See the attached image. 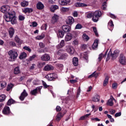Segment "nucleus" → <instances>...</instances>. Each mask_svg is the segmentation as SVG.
Wrapping results in <instances>:
<instances>
[{
    "instance_id": "nucleus-60",
    "label": "nucleus",
    "mask_w": 126,
    "mask_h": 126,
    "mask_svg": "<svg viewBox=\"0 0 126 126\" xmlns=\"http://www.w3.org/2000/svg\"><path fill=\"white\" fill-rule=\"evenodd\" d=\"M83 57L84 59H85L86 61H87V60H88V54H87L86 53H85Z\"/></svg>"
},
{
    "instance_id": "nucleus-7",
    "label": "nucleus",
    "mask_w": 126,
    "mask_h": 126,
    "mask_svg": "<svg viewBox=\"0 0 126 126\" xmlns=\"http://www.w3.org/2000/svg\"><path fill=\"white\" fill-rule=\"evenodd\" d=\"M27 96H28V94L26 92V90H24L23 92L21 93V95L19 97V99L21 100V101H24L25 97H27Z\"/></svg>"
},
{
    "instance_id": "nucleus-59",
    "label": "nucleus",
    "mask_w": 126,
    "mask_h": 126,
    "mask_svg": "<svg viewBox=\"0 0 126 126\" xmlns=\"http://www.w3.org/2000/svg\"><path fill=\"white\" fill-rule=\"evenodd\" d=\"M79 95H80V87H79L77 92V98L79 97Z\"/></svg>"
},
{
    "instance_id": "nucleus-44",
    "label": "nucleus",
    "mask_w": 126,
    "mask_h": 126,
    "mask_svg": "<svg viewBox=\"0 0 126 126\" xmlns=\"http://www.w3.org/2000/svg\"><path fill=\"white\" fill-rule=\"evenodd\" d=\"M83 38L84 40H86L87 41H88L89 40V36L86 34V33H84L83 35Z\"/></svg>"
},
{
    "instance_id": "nucleus-38",
    "label": "nucleus",
    "mask_w": 126,
    "mask_h": 126,
    "mask_svg": "<svg viewBox=\"0 0 126 126\" xmlns=\"http://www.w3.org/2000/svg\"><path fill=\"white\" fill-rule=\"evenodd\" d=\"M37 89H35L32 91H31V94L32 95H33L34 96H36L37 93H38V92H37Z\"/></svg>"
},
{
    "instance_id": "nucleus-29",
    "label": "nucleus",
    "mask_w": 126,
    "mask_h": 126,
    "mask_svg": "<svg viewBox=\"0 0 126 126\" xmlns=\"http://www.w3.org/2000/svg\"><path fill=\"white\" fill-rule=\"evenodd\" d=\"M59 8V6L57 5H53L50 8V10L51 12H54L55 11L57 10Z\"/></svg>"
},
{
    "instance_id": "nucleus-51",
    "label": "nucleus",
    "mask_w": 126,
    "mask_h": 126,
    "mask_svg": "<svg viewBox=\"0 0 126 126\" xmlns=\"http://www.w3.org/2000/svg\"><path fill=\"white\" fill-rule=\"evenodd\" d=\"M25 19V16H23L21 15L19 16V20H20L21 21H23V20H24Z\"/></svg>"
},
{
    "instance_id": "nucleus-53",
    "label": "nucleus",
    "mask_w": 126,
    "mask_h": 126,
    "mask_svg": "<svg viewBox=\"0 0 126 126\" xmlns=\"http://www.w3.org/2000/svg\"><path fill=\"white\" fill-rule=\"evenodd\" d=\"M42 84L44 89L48 88V87H49V86H48L47 83H46V82H45L44 81H42Z\"/></svg>"
},
{
    "instance_id": "nucleus-9",
    "label": "nucleus",
    "mask_w": 126,
    "mask_h": 126,
    "mask_svg": "<svg viewBox=\"0 0 126 126\" xmlns=\"http://www.w3.org/2000/svg\"><path fill=\"white\" fill-rule=\"evenodd\" d=\"M119 63H120L121 64H125L126 63V57H125L123 54H121L120 56Z\"/></svg>"
},
{
    "instance_id": "nucleus-45",
    "label": "nucleus",
    "mask_w": 126,
    "mask_h": 126,
    "mask_svg": "<svg viewBox=\"0 0 126 126\" xmlns=\"http://www.w3.org/2000/svg\"><path fill=\"white\" fill-rule=\"evenodd\" d=\"M107 2L105 1L102 3V8L103 10H106V7H107Z\"/></svg>"
},
{
    "instance_id": "nucleus-55",
    "label": "nucleus",
    "mask_w": 126,
    "mask_h": 126,
    "mask_svg": "<svg viewBox=\"0 0 126 126\" xmlns=\"http://www.w3.org/2000/svg\"><path fill=\"white\" fill-rule=\"evenodd\" d=\"M9 44L10 46H12V47H15V46H16V44H15L14 41H11L9 43Z\"/></svg>"
},
{
    "instance_id": "nucleus-26",
    "label": "nucleus",
    "mask_w": 126,
    "mask_h": 126,
    "mask_svg": "<svg viewBox=\"0 0 126 126\" xmlns=\"http://www.w3.org/2000/svg\"><path fill=\"white\" fill-rule=\"evenodd\" d=\"M100 100V96L98 94H96L94 97H93V102H98Z\"/></svg>"
},
{
    "instance_id": "nucleus-19",
    "label": "nucleus",
    "mask_w": 126,
    "mask_h": 126,
    "mask_svg": "<svg viewBox=\"0 0 126 126\" xmlns=\"http://www.w3.org/2000/svg\"><path fill=\"white\" fill-rule=\"evenodd\" d=\"M23 12H24V13H31V12H33V9L26 7L24 9Z\"/></svg>"
},
{
    "instance_id": "nucleus-46",
    "label": "nucleus",
    "mask_w": 126,
    "mask_h": 126,
    "mask_svg": "<svg viewBox=\"0 0 126 126\" xmlns=\"http://www.w3.org/2000/svg\"><path fill=\"white\" fill-rule=\"evenodd\" d=\"M83 26L82 25H81V24H78L76 25L75 29H81L82 28H83Z\"/></svg>"
},
{
    "instance_id": "nucleus-15",
    "label": "nucleus",
    "mask_w": 126,
    "mask_h": 126,
    "mask_svg": "<svg viewBox=\"0 0 126 126\" xmlns=\"http://www.w3.org/2000/svg\"><path fill=\"white\" fill-rule=\"evenodd\" d=\"M72 39V34L71 33H68L66 35L65 37V41L66 42H68V41H70Z\"/></svg>"
},
{
    "instance_id": "nucleus-63",
    "label": "nucleus",
    "mask_w": 126,
    "mask_h": 126,
    "mask_svg": "<svg viewBox=\"0 0 126 126\" xmlns=\"http://www.w3.org/2000/svg\"><path fill=\"white\" fill-rule=\"evenodd\" d=\"M56 111L57 112H61V111H62V107L60 106H57L56 107Z\"/></svg>"
},
{
    "instance_id": "nucleus-62",
    "label": "nucleus",
    "mask_w": 126,
    "mask_h": 126,
    "mask_svg": "<svg viewBox=\"0 0 126 126\" xmlns=\"http://www.w3.org/2000/svg\"><path fill=\"white\" fill-rule=\"evenodd\" d=\"M112 87L114 89H116L118 87V83H114L112 84Z\"/></svg>"
},
{
    "instance_id": "nucleus-20",
    "label": "nucleus",
    "mask_w": 126,
    "mask_h": 126,
    "mask_svg": "<svg viewBox=\"0 0 126 126\" xmlns=\"http://www.w3.org/2000/svg\"><path fill=\"white\" fill-rule=\"evenodd\" d=\"M98 43H99V40L98 39H95L92 45V49L95 50L96 48H98Z\"/></svg>"
},
{
    "instance_id": "nucleus-47",
    "label": "nucleus",
    "mask_w": 126,
    "mask_h": 126,
    "mask_svg": "<svg viewBox=\"0 0 126 126\" xmlns=\"http://www.w3.org/2000/svg\"><path fill=\"white\" fill-rule=\"evenodd\" d=\"M13 86V85L12 84L8 85V86L7 87V90H6L7 91H10V89H11V88H12Z\"/></svg>"
},
{
    "instance_id": "nucleus-18",
    "label": "nucleus",
    "mask_w": 126,
    "mask_h": 126,
    "mask_svg": "<svg viewBox=\"0 0 126 126\" xmlns=\"http://www.w3.org/2000/svg\"><path fill=\"white\" fill-rule=\"evenodd\" d=\"M57 36L58 38H63L64 36V32L63 30H59L58 31V33H57Z\"/></svg>"
},
{
    "instance_id": "nucleus-57",
    "label": "nucleus",
    "mask_w": 126,
    "mask_h": 126,
    "mask_svg": "<svg viewBox=\"0 0 126 126\" xmlns=\"http://www.w3.org/2000/svg\"><path fill=\"white\" fill-rule=\"evenodd\" d=\"M39 46L40 48H45V44L43 43V42H40L39 43Z\"/></svg>"
},
{
    "instance_id": "nucleus-25",
    "label": "nucleus",
    "mask_w": 126,
    "mask_h": 126,
    "mask_svg": "<svg viewBox=\"0 0 126 126\" xmlns=\"http://www.w3.org/2000/svg\"><path fill=\"white\" fill-rule=\"evenodd\" d=\"M16 103V101L15 100H13L12 98L9 99L7 102V105L8 106H10L12 104H15Z\"/></svg>"
},
{
    "instance_id": "nucleus-64",
    "label": "nucleus",
    "mask_w": 126,
    "mask_h": 126,
    "mask_svg": "<svg viewBox=\"0 0 126 126\" xmlns=\"http://www.w3.org/2000/svg\"><path fill=\"white\" fill-rule=\"evenodd\" d=\"M70 83L73 84V83H76V82H77V80H70Z\"/></svg>"
},
{
    "instance_id": "nucleus-22",
    "label": "nucleus",
    "mask_w": 126,
    "mask_h": 126,
    "mask_svg": "<svg viewBox=\"0 0 126 126\" xmlns=\"http://www.w3.org/2000/svg\"><path fill=\"white\" fill-rule=\"evenodd\" d=\"M87 6V4L83 3L77 2L75 4L76 7H85Z\"/></svg>"
},
{
    "instance_id": "nucleus-1",
    "label": "nucleus",
    "mask_w": 126,
    "mask_h": 126,
    "mask_svg": "<svg viewBox=\"0 0 126 126\" xmlns=\"http://www.w3.org/2000/svg\"><path fill=\"white\" fill-rule=\"evenodd\" d=\"M9 6L6 5L2 6L0 7V11L3 13H7L4 14L3 18L6 22H11L13 25L16 24V17L15 15L12 13L8 12L9 11Z\"/></svg>"
},
{
    "instance_id": "nucleus-6",
    "label": "nucleus",
    "mask_w": 126,
    "mask_h": 126,
    "mask_svg": "<svg viewBox=\"0 0 126 126\" xmlns=\"http://www.w3.org/2000/svg\"><path fill=\"white\" fill-rule=\"evenodd\" d=\"M41 61H43L44 62H48L51 60V56L49 54H45L42 55L41 57Z\"/></svg>"
},
{
    "instance_id": "nucleus-21",
    "label": "nucleus",
    "mask_w": 126,
    "mask_h": 126,
    "mask_svg": "<svg viewBox=\"0 0 126 126\" xmlns=\"http://www.w3.org/2000/svg\"><path fill=\"white\" fill-rule=\"evenodd\" d=\"M73 64L75 66L78 65V58L77 57H74L72 60Z\"/></svg>"
},
{
    "instance_id": "nucleus-8",
    "label": "nucleus",
    "mask_w": 126,
    "mask_h": 126,
    "mask_svg": "<svg viewBox=\"0 0 126 126\" xmlns=\"http://www.w3.org/2000/svg\"><path fill=\"white\" fill-rule=\"evenodd\" d=\"M62 30L64 33H67L68 32H70L71 28L68 25H64L62 27Z\"/></svg>"
},
{
    "instance_id": "nucleus-40",
    "label": "nucleus",
    "mask_w": 126,
    "mask_h": 126,
    "mask_svg": "<svg viewBox=\"0 0 126 126\" xmlns=\"http://www.w3.org/2000/svg\"><path fill=\"white\" fill-rule=\"evenodd\" d=\"M15 41L17 42V43H19V44H21V40H20V38H19L18 35L15 36Z\"/></svg>"
},
{
    "instance_id": "nucleus-11",
    "label": "nucleus",
    "mask_w": 126,
    "mask_h": 126,
    "mask_svg": "<svg viewBox=\"0 0 126 126\" xmlns=\"http://www.w3.org/2000/svg\"><path fill=\"white\" fill-rule=\"evenodd\" d=\"M2 113L4 115H9L10 114V109L8 106H5L2 110Z\"/></svg>"
},
{
    "instance_id": "nucleus-50",
    "label": "nucleus",
    "mask_w": 126,
    "mask_h": 126,
    "mask_svg": "<svg viewBox=\"0 0 126 126\" xmlns=\"http://www.w3.org/2000/svg\"><path fill=\"white\" fill-rule=\"evenodd\" d=\"M102 59H103V53H101L99 55L98 58V62H101L102 61Z\"/></svg>"
},
{
    "instance_id": "nucleus-56",
    "label": "nucleus",
    "mask_w": 126,
    "mask_h": 126,
    "mask_svg": "<svg viewBox=\"0 0 126 126\" xmlns=\"http://www.w3.org/2000/svg\"><path fill=\"white\" fill-rule=\"evenodd\" d=\"M36 58V55H33L32 56H31L29 58V61H33L34 59Z\"/></svg>"
},
{
    "instance_id": "nucleus-31",
    "label": "nucleus",
    "mask_w": 126,
    "mask_h": 126,
    "mask_svg": "<svg viewBox=\"0 0 126 126\" xmlns=\"http://www.w3.org/2000/svg\"><path fill=\"white\" fill-rule=\"evenodd\" d=\"M67 58V54L63 53L62 55L59 57L60 60H65Z\"/></svg>"
},
{
    "instance_id": "nucleus-58",
    "label": "nucleus",
    "mask_w": 126,
    "mask_h": 126,
    "mask_svg": "<svg viewBox=\"0 0 126 126\" xmlns=\"http://www.w3.org/2000/svg\"><path fill=\"white\" fill-rule=\"evenodd\" d=\"M108 26H110L111 27H114V23H113V21H110V22L108 23Z\"/></svg>"
},
{
    "instance_id": "nucleus-32",
    "label": "nucleus",
    "mask_w": 126,
    "mask_h": 126,
    "mask_svg": "<svg viewBox=\"0 0 126 126\" xmlns=\"http://www.w3.org/2000/svg\"><path fill=\"white\" fill-rule=\"evenodd\" d=\"M27 57V54H26V53L23 52L21 54V55L19 57V59L20 60H22L23 59H25V58H26Z\"/></svg>"
},
{
    "instance_id": "nucleus-39",
    "label": "nucleus",
    "mask_w": 126,
    "mask_h": 126,
    "mask_svg": "<svg viewBox=\"0 0 126 126\" xmlns=\"http://www.w3.org/2000/svg\"><path fill=\"white\" fill-rule=\"evenodd\" d=\"M63 50L60 49L56 52V55H57L58 56H60L61 57V55L63 54Z\"/></svg>"
},
{
    "instance_id": "nucleus-54",
    "label": "nucleus",
    "mask_w": 126,
    "mask_h": 126,
    "mask_svg": "<svg viewBox=\"0 0 126 126\" xmlns=\"http://www.w3.org/2000/svg\"><path fill=\"white\" fill-rule=\"evenodd\" d=\"M62 9L64 12H66V11H68V10H69V8L62 7Z\"/></svg>"
},
{
    "instance_id": "nucleus-49",
    "label": "nucleus",
    "mask_w": 126,
    "mask_h": 126,
    "mask_svg": "<svg viewBox=\"0 0 126 126\" xmlns=\"http://www.w3.org/2000/svg\"><path fill=\"white\" fill-rule=\"evenodd\" d=\"M93 29L94 30V32L95 35L96 36V37H98L99 36V34H98V32H97V29L96 27H93Z\"/></svg>"
},
{
    "instance_id": "nucleus-17",
    "label": "nucleus",
    "mask_w": 126,
    "mask_h": 126,
    "mask_svg": "<svg viewBox=\"0 0 126 126\" xmlns=\"http://www.w3.org/2000/svg\"><path fill=\"white\" fill-rule=\"evenodd\" d=\"M14 32H15V31L13 28H10L8 29V33L10 36V38H12V37H13V35H14Z\"/></svg>"
},
{
    "instance_id": "nucleus-61",
    "label": "nucleus",
    "mask_w": 126,
    "mask_h": 126,
    "mask_svg": "<svg viewBox=\"0 0 126 126\" xmlns=\"http://www.w3.org/2000/svg\"><path fill=\"white\" fill-rule=\"evenodd\" d=\"M122 116V113L121 112H118L115 114V117L118 118V117H121Z\"/></svg>"
},
{
    "instance_id": "nucleus-4",
    "label": "nucleus",
    "mask_w": 126,
    "mask_h": 126,
    "mask_svg": "<svg viewBox=\"0 0 126 126\" xmlns=\"http://www.w3.org/2000/svg\"><path fill=\"white\" fill-rule=\"evenodd\" d=\"M45 77L49 81H52V80H54V79L58 78V75L56 73H53L48 74Z\"/></svg>"
},
{
    "instance_id": "nucleus-23",
    "label": "nucleus",
    "mask_w": 126,
    "mask_h": 126,
    "mask_svg": "<svg viewBox=\"0 0 126 126\" xmlns=\"http://www.w3.org/2000/svg\"><path fill=\"white\" fill-rule=\"evenodd\" d=\"M58 20H59V16H58V15L55 14L54 16L52 17V23H55V22H57Z\"/></svg>"
},
{
    "instance_id": "nucleus-33",
    "label": "nucleus",
    "mask_w": 126,
    "mask_h": 126,
    "mask_svg": "<svg viewBox=\"0 0 126 126\" xmlns=\"http://www.w3.org/2000/svg\"><path fill=\"white\" fill-rule=\"evenodd\" d=\"M63 116V115L62 114V113H59L57 115L56 117V121H61L62 120V118Z\"/></svg>"
},
{
    "instance_id": "nucleus-13",
    "label": "nucleus",
    "mask_w": 126,
    "mask_h": 126,
    "mask_svg": "<svg viewBox=\"0 0 126 126\" xmlns=\"http://www.w3.org/2000/svg\"><path fill=\"white\" fill-rule=\"evenodd\" d=\"M66 51L70 55H73L74 54V48H73V47H72V46H67Z\"/></svg>"
},
{
    "instance_id": "nucleus-34",
    "label": "nucleus",
    "mask_w": 126,
    "mask_h": 126,
    "mask_svg": "<svg viewBox=\"0 0 126 126\" xmlns=\"http://www.w3.org/2000/svg\"><path fill=\"white\" fill-rule=\"evenodd\" d=\"M107 106H111V107L112 106H114V102H113V99L110 98L108 100L107 103H106Z\"/></svg>"
},
{
    "instance_id": "nucleus-10",
    "label": "nucleus",
    "mask_w": 126,
    "mask_h": 126,
    "mask_svg": "<svg viewBox=\"0 0 126 126\" xmlns=\"http://www.w3.org/2000/svg\"><path fill=\"white\" fill-rule=\"evenodd\" d=\"M74 23V19L72 17H68L66 20V23L68 25H71Z\"/></svg>"
},
{
    "instance_id": "nucleus-48",
    "label": "nucleus",
    "mask_w": 126,
    "mask_h": 126,
    "mask_svg": "<svg viewBox=\"0 0 126 126\" xmlns=\"http://www.w3.org/2000/svg\"><path fill=\"white\" fill-rule=\"evenodd\" d=\"M24 50H26V51H28L29 53H31V49L29 48L28 46H24L23 47Z\"/></svg>"
},
{
    "instance_id": "nucleus-5",
    "label": "nucleus",
    "mask_w": 126,
    "mask_h": 126,
    "mask_svg": "<svg viewBox=\"0 0 126 126\" xmlns=\"http://www.w3.org/2000/svg\"><path fill=\"white\" fill-rule=\"evenodd\" d=\"M110 57H111L112 60H115L118 58V55L116 54H114V53H112V51L110 50L108 54H107V58H106V61H108L110 59Z\"/></svg>"
},
{
    "instance_id": "nucleus-24",
    "label": "nucleus",
    "mask_w": 126,
    "mask_h": 126,
    "mask_svg": "<svg viewBox=\"0 0 126 126\" xmlns=\"http://www.w3.org/2000/svg\"><path fill=\"white\" fill-rule=\"evenodd\" d=\"M89 116H91V113H89L88 114H86L84 116L81 117L79 118V121H83V120H85V119H87V118H88V117H89Z\"/></svg>"
},
{
    "instance_id": "nucleus-16",
    "label": "nucleus",
    "mask_w": 126,
    "mask_h": 126,
    "mask_svg": "<svg viewBox=\"0 0 126 126\" xmlns=\"http://www.w3.org/2000/svg\"><path fill=\"white\" fill-rule=\"evenodd\" d=\"M54 69V67L53 65L51 64H47L46 66H45L44 68V70H45V71H48L49 70H53Z\"/></svg>"
},
{
    "instance_id": "nucleus-36",
    "label": "nucleus",
    "mask_w": 126,
    "mask_h": 126,
    "mask_svg": "<svg viewBox=\"0 0 126 126\" xmlns=\"http://www.w3.org/2000/svg\"><path fill=\"white\" fill-rule=\"evenodd\" d=\"M45 64H46V63L45 62H43V63L39 62L37 63V67H39V68H42V67H43V66H44Z\"/></svg>"
},
{
    "instance_id": "nucleus-12",
    "label": "nucleus",
    "mask_w": 126,
    "mask_h": 126,
    "mask_svg": "<svg viewBox=\"0 0 126 126\" xmlns=\"http://www.w3.org/2000/svg\"><path fill=\"white\" fill-rule=\"evenodd\" d=\"M70 2V0H59V3L61 5H66Z\"/></svg>"
},
{
    "instance_id": "nucleus-35",
    "label": "nucleus",
    "mask_w": 126,
    "mask_h": 126,
    "mask_svg": "<svg viewBox=\"0 0 126 126\" xmlns=\"http://www.w3.org/2000/svg\"><path fill=\"white\" fill-rule=\"evenodd\" d=\"M65 44H64V40H62L60 43L58 45V47L59 48V49H61L62 48H63V46H64Z\"/></svg>"
},
{
    "instance_id": "nucleus-14",
    "label": "nucleus",
    "mask_w": 126,
    "mask_h": 126,
    "mask_svg": "<svg viewBox=\"0 0 126 126\" xmlns=\"http://www.w3.org/2000/svg\"><path fill=\"white\" fill-rule=\"evenodd\" d=\"M44 4H43L41 1H39L36 4V8L39 10H42V9H44Z\"/></svg>"
},
{
    "instance_id": "nucleus-27",
    "label": "nucleus",
    "mask_w": 126,
    "mask_h": 126,
    "mask_svg": "<svg viewBox=\"0 0 126 126\" xmlns=\"http://www.w3.org/2000/svg\"><path fill=\"white\" fill-rule=\"evenodd\" d=\"M14 74H19V73H20V68H19V66L16 67L14 68Z\"/></svg>"
},
{
    "instance_id": "nucleus-43",
    "label": "nucleus",
    "mask_w": 126,
    "mask_h": 126,
    "mask_svg": "<svg viewBox=\"0 0 126 126\" xmlns=\"http://www.w3.org/2000/svg\"><path fill=\"white\" fill-rule=\"evenodd\" d=\"M5 86H6V82L4 81L1 82V83H0V87H1V89L4 88Z\"/></svg>"
},
{
    "instance_id": "nucleus-28",
    "label": "nucleus",
    "mask_w": 126,
    "mask_h": 126,
    "mask_svg": "<svg viewBox=\"0 0 126 126\" xmlns=\"http://www.w3.org/2000/svg\"><path fill=\"white\" fill-rule=\"evenodd\" d=\"M29 4V3L27 1L24 0L21 2V5L23 7H26Z\"/></svg>"
},
{
    "instance_id": "nucleus-41",
    "label": "nucleus",
    "mask_w": 126,
    "mask_h": 126,
    "mask_svg": "<svg viewBox=\"0 0 126 126\" xmlns=\"http://www.w3.org/2000/svg\"><path fill=\"white\" fill-rule=\"evenodd\" d=\"M92 77H95V78L97 77V75H96V71H94L92 74L90 75L88 77V78H91Z\"/></svg>"
},
{
    "instance_id": "nucleus-3",
    "label": "nucleus",
    "mask_w": 126,
    "mask_h": 126,
    "mask_svg": "<svg viewBox=\"0 0 126 126\" xmlns=\"http://www.w3.org/2000/svg\"><path fill=\"white\" fill-rule=\"evenodd\" d=\"M8 55L9 62H15V60H16L18 57V53H17V52L12 50H10L8 52Z\"/></svg>"
},
{
    "instance_id": "nucleus-37",
    "label": "nucleus",
    "mask_w": 126,
    "mask_h": 126,
    "mask_svg": "<svg viewBox=\"0 0 126 126\" xmlns=\"http://www.w3.org/2000/svg\"><path fill=\"white\" fill-rule=\"evenodd\" d=\"M45 37V34L44 33H42L40 35L37 36L36 37V39L37 40H42V39H44Z\"/></svg>"
},
{
    "instance_id": "nucleus-2",
    "label": "nucleus",
    "mask_w": 126,
    "mask_h": 126,
    "mask_svg": "<svg viewBox=\"0 0 126 126\" xmlns=\"http://www.w3.org/2000/svg\"><path fill=\"white\" fill-rule=\"evenodd\" d=\"M102 15V12L100 11L97 10L94 11V13L90 12L87 14V18H91L93 17L92 20L94 22H97L99 20V17H101Z\"/></svg>"
},
{
    "instance_id": "nucleus-42",
    "label": "nucleus",
    "mask_w": 126,
    "mask_h": 126,
    "mask_svg": "<svg viewBox=\"0 0 126 126\" xmlns=\"http://www.w3.org/2000/svg\"><path fill=\"white\" fill-rule=\"evenodd\" d=\"M5 100V95L2 94L0 95V102H3Z\"/></svg>"
},
{
    "instance_id": "nucleus-52",
    "label": "nucleus",
    "mask_w": 126,
    "mask_h": 126,
    "mask_svg": "<svg viewBox=\"0 0 126 126\" xmlns=\"http://www.w3.org/2000/svg\"><path fill=\"white\" fill-rule=\"evenodd\" d=\"M30 26H32V27H37L38 26V24L36 22H33L32 23V25H30Z\"/></svg>"
},
{
    "instance_id": "nucleus-30",
    "label": "nucleus",
    "mask_w": 126,
    "mask_h": 126,
    "mask_svg": "<svg viewBox=\"0 0 126 126\" xmlns=\"http://www.w3.org/2000/svg\"><path fill=\"white\" fill-rule=\"evenodd\" d=\"M109 82V76H106L105 78L103 81V86H107V84H108Z\"/></svg>"
}]
</instances>
